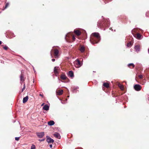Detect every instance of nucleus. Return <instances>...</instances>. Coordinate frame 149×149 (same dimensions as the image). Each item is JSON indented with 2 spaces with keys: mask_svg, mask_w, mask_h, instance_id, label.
I'll use <instances>...</instances> for the list:
<instances>
[{
  "mask_svg": "<svg viewBox=\"0 0 149 149\" xmlns=\"http://www.w3.org/2000/svg\"><path fill=\"white\" fill-rule=\"evenodd\" d=\"M52 61L53 62H54L55 61V59H52Z\"/></svg>",
  "mask_w": 149,
  "mask_h": 149,
  "instance_id": "e433bc0d",
  "label": "nucleus"
},
{
  "mask_svg": "<svg viewBox=\"0 0 149 149\" xmlns=\"http://www.w3.org/2000/svg\"><path fill=\"white\" fill-rule=\"evenodd\" d=\"M46 141L49 143H53L54 141V140L50 138L49 136H46Z\"/></svg>",
  "mask_w": 149,
  "mask_h": 149,
  "instance_id": "423d86ee",
  "label": "nucleus"
},
{
  "mask_svg": "<svg viewBox=\"0 0 149 149\" xmlns=\"http://www.w3.org/2000/svg\"><path fill=\"white\" fill-rule=\"evenodd\" d=\"M28 97L26 96V97H24L23 99V103H25L28 100Z\"/></svg>",
  "mask_w": 149,
  "mask_h": 149,
  "instance_id": "a211bd4d",
  "label": "nucleus"
},
{
  "mask_svg": "<svg viewBox=\"0 0 149 149\" xmlns=\"http://www.w3.org/2000/svg\"><path fill=\"white\" fill-rule=\"evenodd\" d=\"M44 135V132H43L36 133V135L39 138H42Z\"/></svg>",
  "mask_w": 149,
  "mask_h": 149,
  "instance_id": "6e6552de",
  "label": "nucleus"
},
{
  "mask_svg": "<svg viewBox=\"0 0 149 149\" xmlns=\"http://www.w3.org/2000/svg\"><path fill=\"white\" fill-rule=\"evenodd\" d=\"M65 100L66 101L67 100V99H65Z\"/></svg>",
  "mask_w": 149,
  "mask_h": 149,
  "instance_id": "79ce46f5",
  "label": "nucleus"
},
{
  "mask_svg": "<svg viewBox=\"0 0 149 149\" xmlns=\"http://www.w3.org/2000/svg\"><path fill=\"white\" fill-rule=\"evenodd\" d=\"M79 88L78 87L75 86L73 88L72 90V92L74 93H77V90Z\"/></svg>",
  "mask_w": 149,
  "mask_h": 149,
  "instance_id": "2eb2a0df",
  "label": "nucleus"
},
{
  "mask_svg": "<svg viewBox=\"0 0 149 149\" xmlns=\"http://www.w3.org/2000/svg\"><path fill=\"white\" fill-rule=\"evenodd\" d=\"M34 72H36V71H35V70H34Z\"/></svg>",
  "mask_w": 149,
  "mask_h": 149,
  "instance_id": "37998d69",
  "label": "nucleus"
},
{
  "mask_svg": "<svg viewBox=\"0 0 149 149\" xmlns=\"http://www.w3.org/2000/svg\"><path fill=\"white\" fill-rule=\"evenodd\" d=\"M148 53L149 54V49H148Z\"/></svg>",
  "mask_w": 149,
  "mask_h": 149,
  "instance_id": "ea45409f",
  "label": "nucleus"
},
{
  "mask_svg": "<svg viewBox=\"0 0 149 149\" xmlns=\"http://www.w3.org/2000/svg\"><path fill=\"white\" fill-rule=\"evenodd\" d=\"M54 136L56 138L60 139L61 138V136L60 134L57 133H55L54 134Z\"/></svg>",
  "mask_w": 149,
  "mask_h": 149,
  "instance_id": "f8f14e48",
  "label": "nucleus"
},
{
  "mask_svg": "<svg viewBox=\"0 0 149 149\" xmlns=\"http://www.w3.org/2000/svg\"><path fill=\"white\" fill-rule=\"evenodd\" d=\"M134 89L135 90L137 91H139L141 90V86L139 84H135L134 86Z\"/></svg>",
  "mask_w": 149,
  "mask_h": 149,
  "instance_id": "0eeeda50",
  "label": "nucleus"
},
{
  "mask_svg": "<svg viewBox=\"0 0 149 149\" xmlns=\"http://www.w3.org/2000/svg\"><path fill=\"white\" fill-rule=\"evenodd\" d=\"M45 140V139H41L39 140V141H44Z\"/></svg>",
  "mask_w": 149,
  "mask_h": 149,
  "instance_id": "2f4dec72",
  "label": "nucleus"
},
{
  "mask_svg": "<svg viewBox=\"0 0 149 149\" xmlns=\"http://www.w3.org/2000/svg\"><path fill=\"white\" fill-rule=\"evenodd\" d=\"M63 92V90H60L58 91V94L59 95H61L62 94Z\"/></svg>",
  "mask_w": 149,
  "mask_h": 149,
  "instance_id": "4be33fe9",
  "label": "nucleus"
},
{
  "mask_svg": "<svg viewBox=\"0 0 149 149\" xmlns=\"http://www.w3.org/2000/svg\"><path fill=\"white\" fill-rule=\"evenodd\" d=\"M59 69V68L58 67H55L54 68V72L56 76L58 73V70Z\"/></svg>",
  "mask_w": 149,
  "mask_h": 149,
  "instance_id": "1a4fd4ad",
  "label": "nucleus"
},
{
  "mask_svg": "<svg viewBox=\"0 0 149 149\" xmlns=\"http://www.w3.org/2000/svg\"><path fill=\"white\" fill-rule=\"evenodd\" d=\"M39 95L40 96H41L42 97H43V95L41 94H40Z\"/></svg>",
  "mask_w": 149,
  "mask_h": 149,
  "instance_id": "f704fd0d",
  "label": "nucleus"
},
{
  "mask_svg": "<svg viewBox=\"0 0 149 149\" xmlns=\"http://www.w3.org/2000/svg\"><path fill=\"white\" fill-rule=\"evenodd\" d=\"M138 77H139L140 78V79H142L143 77V76L142 75H139L138 76Z\"/></svg>",
  "mask_w": 149,
  "mask_h": 149,
  "instance_id": "c85d7f7f",
  "label": "nucleus"
},
{
  "mask_svg": "<svg viewBox=\"0 0 149 149\" xmlns=\"http://www.w3.org/2000/svg\"><path fill=\"white\" fill-rule=\"evenodd\" d=\"M127 66L130 68H132H132H134L135 67L133 63H130Z\"/></svg>",
  "mask_w": 149,
  "mask_h": 149,
  "instance_id": "6ab92c4d",
  "label": "nucleus"
},
{
  "mask_svg": "<svg viewBox=\"0 0 149 149\" xmlns=\"http://www.w3.org/2000/svg\"><path fill=\"white\" fill-rule=\"evenodd\" d=\"M109 29H110V30H111V31H113V29H112V28H110Z\"/></svg>",
  "mask_w": 149,
  "mask_h": 149,
  "instance_id": "4c0bfd02",
  "label": "nucleus"
},
{
  "mask_svg": "<svg viewBox=\"0 0 149 149\" xmlns=\"http://www.w3.org/2000/svg\"><path fill=\"white\" fill-rule=\"evenodd\" d=\"M74 33L77 36H79L81 34V32L78 30H74Z\"/></svg>",
  "mask_w": 149,
  "mask_h": 149,
  "instance_id": "dca6fc26",
  "label": "nucleus"
},
{
  "mask_svg": "<svg viewBox=\"0 0 149 149\" xmlns=\"http://www.w3.org/2000/svg\"><path fill=\"white\" fill-rule=\"evenodd\" d=\"M110 25V22L109 19H105L99 21L97 24L98 27L102 29H103L104 30H105V27H109Z\"/></svg>",
  "mask_w": 149,
  "mask_h": 149,
  "instance_id": "f257e3e1",
  "label": "nucleus"
},
{
  "mask_svg": "<svg viewBox=\"0 0 149 149\" xmlns=\"http://www.w3.org/2000/svg\"><path fill=\"white\" fill-rule=\"evenodd\" d=\"M148 13H146V17H149V16H148Z\"/></svg>",
  "mask_w": 149,
  "mask_h": 149,
  "instance_id": "72a5a7b5",
  "label": "nucleus"
},
{
  "mask_svg": "<svg viewBox=\"0 0 149 149\" xmlns=\"http://www.w3.org/2000/svg\"><path fill=\"white\" fill-rule=\"evenodd\" d=\"M75 64V66L76 67L79 68L83 64L82 62L81 63L79 60L78 59H77L74 62Z\"/></svg>",
  "mask_w": 149,
  "mask_h": 149,
  "instance_id": "20e7f679",
  "label": "nucleus"
},
{
  "mask_svg": "<svg viewBox=\"0 0 149 149\" xmlns=\"http://www.w3.org/2000/svg\"><path fill=\"white\" fill-rule=\"evenodd\" d=\"M61 78L63 80H65L67 78V77L65 75L62 74L61 76Z\"/></svg>",
  "mask_w": 149,
  "mask_h": 149,
  "instance_id": "aec40b11",
  "label": "nucleus"
},
{
  "mask_svg": "<svg viewBox=\"0 0 149 149\" xmlns=\"http://www.w3.org/2000/svg\"><path fill=\"white\" fill-rule=\"evenodd\" d=\"M36 146L35 145L33 144L31 147V149H35Z\"/></svg>",
  "mask_w": 149,
  "mask_h": 149,
  "instance_id": "bb28decb",
  "label": "nucleus"
},
{
  "mask_svg": "<svg viewBox=\"0 0 149 149\" xmlns=\"http://www.w3.org/2000/svg\"><path fill=\"white\" fill-rule=\"evenodd\" d=\"M3 48L5 50H7V49L8 48V47L6 45L3 46Z\"/></svg>",
  "mask_w": 149,
  "mask_h": 149,
  "instance_id": "cd10ccee",
  "label": "nucleus"
},
{
  "mask_svg": "<svg viewBox=\"0 0 149 149\" xmlns=\"http://www.w3.org/2000/svg\"><path fill=\"white\" fill-rule=\"evenodd\" d=\"M9 5V3H7L5 5V8H6Z\"/></svg>",
  "mask_w": 149,
  "mask_h": 149,
  "instance_id": "c756f323",
  "label": "nucleus"
},
{
  "mask_svg": "<svg viewBox=\"0 0 149 149\" xmlns=\"http://www.w3.org/2000/svg\"><path fill=\"white\" fill-rule=\"evenodd\" d=\"M2 43V42L1 41H0V45H1Z\"/></svg>",
  "mask_w": 149,
  "mask_h": 149,
  "instance_id": "58836bf2",
  "label": "nucleus"
},
{
  "mask_svg": "<svg viewBox=\"0 0 149 149\" xmlns=\"http://www.w3.org/2000/svg\"><path fill=\"white\" fill-rule=\"evenodd\" d=\"M25 84H24V87L22 89V92L25 89Z\"/></svg>",
  "mask_w": 149,
  "mask_h": 149,
  "instance_id": "473e14b6",
  "label": "nucleus"
},
{
  "mask_svg": "<svg viewBox=\"0 0 149 149\" xmlns=\"http://www.w3.org/2000/svg\"><path fill=\"white\" fill-rule=\"evenodd\" d=\"M49 107L47 105H45L43 107V109L47 111L49 109Z\"/></svg>",
  "mask_w": 149,
  "mask_h": 149,
  "instance_id": "f3484780",
  "label": "nucleus"
},
{
  "mask_svg": "<svg viewBox=\"0 0 149 149\" xmlns=\"http://www.w3.org/2000/svg\"><path fill=\"white\" fill-rule=\"evenodd\" d=\"M103 85L104 87L106 88H108L109 86V84L108 83L106 82L104 83L103 84Z\"/></svg>",
  "mask_w": 149,
  "mask_h": 149,
  "instance_id": "5701e85b",
  "label": "nucleus"
},
{
  "mask_svg": "<svg viewBox=\"0 0 149 149\" xmlns=\"http://www.w3.org/2000/svg\"><path fill=\"white\" fill-rule=\"evenodd\" d=\"M100 40V38L99 33L95 32L92 34L90 40L91 44H94L98 43Z\"/></svg>",
  "mask_w": 149,
  "mask_h": 149,
  "instance_id": "f03ea898",
  "label": "nucleus"
},
{
  "mask_svg": "<svg viewBox=\"0 0 149 149\" xmlns=\"http://www.w3.org/2000/svg\"><path fill=\"white\" fill-rule=\"evenodd\" d=\"M61 103H62V104H63L64 103H63V102H61Z\"/></svg>",
  "mask_w": 149,
  "mask_h": 149,
  "instance_id": "c03bdc74",
  "label": "nucleus"
},
{
  "mask_svg": "<svg viewBox=\"0 0 149 149\" xmlns=\"http://www.w3.org/2000/svg\"><path fill=\"white\" fill-rule=\"evenodd\" d=\"M20 81H22L23 82L24 81V79H23V77H24L23 75V74H21V75L20 76Z\"/></svg>",
  "mask_w": 149,
  "mask_h": 149,
  "instance_id": "b1692460",
  "label": "nucleus"
},
{
  "mask_svg": "<svg viewBox=\"0 0 149 149\" xmlns=\"http://www.w3.org/2000/svg\"><path fill=\"white\" fill-rule=\"evenodd\" d=\"M81 53H83L85 51V48L84 46H81L79 49Z\"/></svg>",
  "mask_w": 149,
  "mask_h": 149,
  "instance_id": "9d476101",
  "label": "nucleus"
},
{
  "mask_svg": "<svg viewBox=\"0 0 149 149\" xmlns=\"http://www.w3.org/2000/svg\"><path fill=\"white\" fill-rule=\"evenodd\" d=\"M68 75L71 77H74V74L73 72L72 71H69L68 72Z\"/></svg>",
  "mask_w": 149,
  "mask_h": 149,
  "instance_id": "9b49d317",
  "label": "nucleus"
},
{
  "mask_svg": "<svg viewBox=\"0 0 149 149\" xmlns=\"http://www.w3.org/2000/svg\"><path fill=\"white\" fill-rule=\"evenodd\" d=\"M71 38L73 41H74L75 38L74 36L73 35L72 33L71 34H68L65 35V39L66 40L68 41V40Z\"/></svg>",
  "mask_w": 149,
  "mask_h": 149,
  "instance_id": "7ed1b4c3",
  "label": "nucleus"
},
{
  "mask_svg": "<svg viewBox=\"0 0 149 149\" xmlns=\"http://www.w3.org/2000/svg\"><path fill=\"white\" fill-rule=\"evenodd\" d=\"M49 147L51 148H52V144L50 145Z\"/></svg>",
  "mask_w": 149,
  "mask_h": 149,
  "instance_id": "c9c22d12",
  "label": "nucleus"
},
{
  "mask_svg": "<svg viewBox=\"0 0 149 149\" xmlns=\"http://www.w3.org/2000/svg\"><path fill=\"white\" fill-rule=\"evenodd\" d=\"M132 45L131 42H130L128 43L127 44V46L128 47H130Z\"/></svg>",
  "mask_w": 149,
  "mask_h": 149,
  "instance_id": "a878e982",
  "label": "nucleus"
},
{
  "mask_svg": "<svg viewBox=\"0 0 149 149\" xmlns=\"http://www.w3.org/2000/svg\"><path fill=\"white\" fill-rule=\"evenodd\" d=\"M118 87L120 88L121 90L123 91L124 89V87L123 85L121 84H118Z\"/></svg>",
  "mask_w": 149,
  "mask_h": 149,
  "instance_id": "412c9836",
  "label": "nucleus"
},
{
  "mask_svg": "<svg viewBox=\"0 0 149 149\" xmlns=\"http://www.w3.org/2000/svg\"><path fill=\"white\" fill-rule=\"evenodd\" d=\"M51 56H52V54L51 53Z\"/></svg>",
  "mask_w": 149,
  "mask_h": 149,
  "instance_id": "a19ab883",
  "label": "nucleus"
},
{
  "mask_svg": "<svg viewBox=\"0 0 149 149\" xmlns=\"http://www.w3.org/2000/svg\"><path fill=\"white\" fill-rule=\"evenodd\" d=\"M19 139V137H16L15 138V140L16 141H18Z\"/></svg>",
  "mask_w": 149,
  "mask_h": 149,
  "instance_id": "7c9ffc66",
  "label": "nucleus"
},
{
  "mask_svg": "<svg viewBox=\"0 0 149 149\" xmlns=\"http://www.w3.org/2000/svg\"><path fill=\"white\" fill-rule=\"evenodd\" d=\"M54 55L55 58H58L59 56V51L56 49H55L54 50Z\"/></svg>",
  "mask_w": 149,
  "mask_h": 149,
  "instance_id": "39448f33",
  "label": "nucleus"
},
{
  "mask_svg": "<svg viewBox=\"0 0 149 149\" xmlns=\"http://www.w3.org/2000/svg\"><path fill=\"white\" fill-rule=\"evenodd\" d=\"M136 36L138 39H140L141 37V35L139 33H137L136 34Z\"/></svg>",
  "mask_w": 149,
  "mask_h": 149,
  "instance_id": "393cba45",
  "label": "nucleus"
},
{
  "mask_svg": "<svg viewBox=\"0 0 149 149\" xmlns=\"http://www.w3.org/2000/svg\"><path fill=\"white\" fill-rule=\"evenodd\" d=\"M134 49L137 52H138L140 51V48L139 45H136L135 46Z\"/></svg>",
  "mask_w": 149,
  "mask_h": 149,
  "instance_id": "ddd939ff",
  "label": "nucleus"
},
{
  "mask_svg": "<svg viewBox=\"0 0 149 149\" xmlns=\"http://www.w3.org/2000/svg\"><path fill=\"white\" fill-rule=\"evenodd\" d=\"M55 124L53 120H51L48 123V124L49 125L52 126Z\"/></svg>",
  "mask_w": 149,
  "mask_h": 149,
  "instance_id": "4468645a",
  "label": "nucleus"
}]
</instances>
